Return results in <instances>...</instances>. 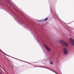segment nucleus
I'll return each mask as SVG.
<instances>
[{
  "label": "nucleus",
  "instance_id": "obj_6",
  "mask_svg": "<svg viewBox=\"0 0 74 74\" xmlns=\"http://www.w3.org/2000/svg\"><path fill=\"white\" fill-rule=\"evenodd\" d=\"M51 64H53L52 62H51Z\"/></svg>",
  "mask_w": 74,
  "mask_h": 74
},
{
  "label": "nucleus",
  "instance_id": "obj_4",
  "mask_svg": "<svg viewBox=\"0 0 74 74\" xmlns=\"http://www.w3.org/2000/svg\"><path fill=\"white\" fill-rule=\"evenodd\" d=\"M45 46L46 47V48L47 50V51H51V49H50L48 47V46H47V45H45Z\"/></svg>",
  "mask_w": 74,
  "mask_h": 74
},
{
  "label": "nucleus",
  "instance_id": "obj_2",
  "mask_svg": "<svg viewBox=\"0 0 74 74\" xmlns=\"http://www.w3.org/2000/svg\"><path fill=\"white\" fill-rule=\"evenodd\" d=\"M69 42L70 43L73 45L74 46V40L72 38H70L69 39Z\"/></svg>",
  "mask_w": 74,
  "mask_h": 74
},
{
  "label": "nucleus",
  "instance_id": "obj_7",
  "mask_svg": "<svg viewBox=\"0 0 74 74\" xmlns=\"http://www.w3.org/2000/svg\"><path fill=\"white\" fill-rule=\"evenodd\" d=\"M0 74H1V73H0Z\"/></svg>",
  "mask_w": 74,
  "mask_h": 74
},
{
  "label": "nucleus",
  "instance_id": "obj_1",
  "mask_svg": "<svg viewBox=\"0 0 74 74\" xmlns=\"http://www.w3.org/2000/svg\"><path fill=\"white\" fill-rule=\"evenodd\" d=\"M59 42L60 44H62V45H64V46H65V47H68V46H69L68 44H67L66 42L63 40H60Z\"/></svg>",
  "mask_w": 74,
  "mask_h": 74
},
{
  "label": "nucleus",
  "instance_id": "obj_5",
  "mask_svg": "<svg viewBox=\"0 0 74 74\" xmlns=\"http://www.w3.org/2000/svg\"><path fill=\"white\" fill-rule=\"evenodd\" d=\"M48 17H46L44 19V21H47V20H48Z\"/></svg>",
  "mask_w": 74,
  "mask_h": 74
},
{
  "label": "nucleus",
  "instance_id": "obj_3",
  "mask_svg": "<svg viewBox=\"0 0 74 74\" xmlns=\"http://www.w3.org/2000/svg\"><path fill=\"white\" fill-rule=\"evenodd\" d=\"M63 52L64 55H67L68 53V51L66 48L65 47L63 48Z\"/></svg>",
  "mask_w": 74,
  "mask_h": 74
}]
</instances>
